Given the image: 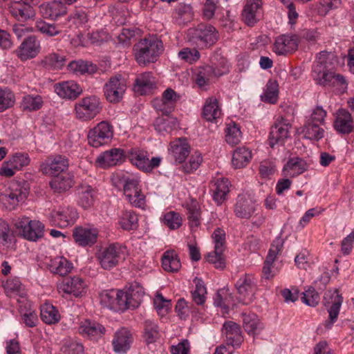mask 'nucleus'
<instances>
[{
    "instance_id": "1",
    "label": "nucleus",
    "mask_w": 354,
    "mask_h": 354,
    "mask_svg": "<svg viewBox=\"0 0 354 354\" xmlns=\"http://www.w3.org/2000/svg\"><path fill=\"white\" fill-rule=\"evenodd\" d=\"M163 50L162 41L154 35L141 39L133 47L135 59L140 66L154 63Z\"/></svg>"
},
{
    "instance_id": "2",
    "label": "nucleus",
    "mask_w": 354,
    "mask_h": 354,
    "mask_svg": "<svg viewBox=\"0 0 354 354\" xmlns=\"http://www.w3.org/2000/svg\"><path fill=\"white\" fill-rule=\"evenodd\" d=\"M311 75L317 84L324 87H337L346 89L348 86L344 75L336 73L335 70L324 69L322 66H313Z\"/></svg>"
},
{
    "instance_id": "3",
    "label": "nucleus",
    "mask_w": 354,
    "mask_h": 354,
    "mask_svg": "<svg viewBox=\"0 0 354 354\" xmlns=\"http://www.w3.org/2000/svg\"><path fill=\"white\" fill-rule=\"evenodd\" d=\"M190 41L201 46L202 48H209L218 40V32L214 26L207 24H200L188 30Z\"/></svg>"
},
{
    "instance_id": "4",
    "label": "nucleus",
    "mask_w": 354,
    "mask_h": 354,
    "mask_svg": "<svg viewBox=\"0 0 354 354\" xmlns=\"http://www.w3.org/2000/svg\"><path fill=\"white\" fill-rule=\"evenodd\" d=\"M102 109V102L97 96H86L75 104V117L83 122L90 121L94 119L101 112Z\"/></svg>"
},
{
    "instance_id": "5",
    "label": "nucleus",
    "mask_w": 354,
    "mask_h": 354,
    "mask_svg": "<svg viewBox=\"0 0 354 354\" xmlns=\"http://www.w3.org/2000/svg\"><path fill=\"white\" fill-rule=\"evenodd\" d=\"M126 252L125 246L118 243H113L102 248L97 253L96 258L103 269L110 270L124 258Z\"/></svg>"
},
{
    "instance_id": "6",
    "label": "nucleus",
    "mask_w": 354,
    "mask_h": 354,
    "mask_svg": "<svg viewBox=\"0 0 354 354\" xmlns=\"http://www.w3.org/2000/svg\"><path fill=\"white\" fill-rule=\"evenodd\" d=\"M28 195L26 187L17 181L11 182L4 191H0V203L8 210L14 209Z\"/></svg>"
},
{
    "instance_id": "7",
    "label": "nucleus",
    "mask_w": 354,
    "mask_h": 354,
    "mask_svg": "<svg viewBox=\"0 0 354 354\" xmlns=\"http://www.w3.org/2000/svg\"><path fill=\"white\" fill-rule=\"evenodd\" d=\"M113 138V127L108 121H101L87 134L88 143L90 146L98 148L110 144Z\"/></svg>"
},
{
    "instance_id": "8",
    "label": "nucleus",
    "mask_w": 354,
    "mask_h": 354,
    "mask_svg": "<svg viewBox=\"0 0 354 354\" xmlns=\"http://www.w3.org/2000/svg\"><path fill=\"white\" fill-rule=\"evenodd\" d=\"M127 88V80L122 75L111 76L103 86L104 97L109 103H118L122 101Z\"/></svg>"
},
{
    "instance_id": "9",
    "label": "nucleus",
    "mask_w": 354,
    "mask_h": 354,
    "mask_svg": "<svg viewBox=\"0 0 354 354\" xmlns=\"http://www.w3.org/2000/svg\"><path fill=\"white\" fill-rule=\"evenodd\" d=\"M57 288L63 297L71 295L75 297H81L86 292L87 284L82 277L73 276L62 279L57 284Z\"/></svg>"
},
{
    "instance_id": "10",
    "label": "nucleus",
    "mask_w": 354,
    "mask_h": 354,
    "mask_svg": "<svg viewBox=\"0 0 354 354\" xmlns=\"http://www.w3.org/2000/svg\"><path fill=\"white\" fill-rule=\"evenodd\" d=\"M15 225L23 237L28 241H36L44 236V226L39 221H30L28 217H24Z\"/></svg>"
},
{
    "instance_id": "11",
    "label": "nucleus",
    "mask_w": 354,
    "mask_h": 354,
    "mask_svg": "<svg viewBox=\"0 0 354 354\" xmlns=\"http://www.w3.org/2000/svg\"><path fill=\"white\" fill-rule=\"evenodd\" d=\"M236 299L244 305L250 304L254 299L256 285L252 276L245 274L240 277L236 283Z\"/></svg>"
},
{
    "instance_id": "12",
    "label": "nucleus",
    "mask_w": 354,
    "mask_h": 354,
    "mask_svg": "<svg viewBox=\"0 0 354 354\" xmlns=\"http://www.w3.org/2000/svg\"><path fill=\"white\" fill-rule=\"evenodd\" d=\"M69 167L68 159L62 155L48 156L40 165V171L43 174L55 176L61 173H66Z\"/></svg>"
},
{
    "instance_id": "13",
    "label": "nucleus",
    "mask_w": 354,
    "mask_h": 354,
    "mask_svg": "<svg viewBox=\"0 0 354 354\" xmlns=\"http://www.w3.org/2000/svg\"><path fill=\"white\" fill-rule=\"evenodd\" d=\"M291 126L286 119L279 117L270 128L268 138L269 145L273 148L276 145H283L289 136Z\"/></svg>"
},
{
    "instance_id": "14",
    "label": "nucleus",
    "mask_w": 354,
    "mask_h": 354,
    "mask_svg": "<svg viewBox=\"0 0 354 354\" xmlns=\"http://www.w3.org/2000/svg\"><path fill=\"white\" fill-rule=\"evenodd\" d=\"M342 302L343 297L337 290H328L325 292L324 306L330 305L328 309L329 322L326 324V327L331 326L337 321Z\"/></svg>"
},
{
    "instance_id": "15",
    "label": "nucleus",
    "mask_w": 354,
    "mask_h": 354,
    "mask_svg": "<svg viewBox=\"0 0 354 354\" xmlns=\"http://www.w3.org/2000/svg\"><path fill=\"white\" fill-rule=\"evenodd\" d=\"M99 231L90 226H77L73 230V238L75 243L81 247H91L97 240Z\"/></svg>"
},
{
    "instance_id": "16",
    "label": "nucleus",
    "mask_w": 354,
    "mask_h": 354,
    "mask_svg": "<svg viewBox=\"0 0 354 354\" xmlns=\"http://www.w3.org/2000/svg\"><path fill=\"white\" fill-rule=\"evenodd\" d=\"M78 217L76 209L71 207H62L50 212V218L53 225L66 227L73 225Z\"/></svg>"
},
{
    "instance_id": "17",
    "label": "nucleus",
    "mask_w": 354,
    "mask_h": 354,
    "mask_svg": "<svg viewBox=\"0 0 354 354\" xmlns=\"http://www.w3.org/2000/svg\"><path fill=\"white\" fill-rule=\"evenodd\" d=\"M299 38L296 35H281L275 39L272 51L278 55L294 53L298 48Z\"/></svg>"
},
{
    "instance_id": "18",
    "label": "nucleus",
    "mask_w": 354,
    "mask_h": 354,
    "mask_svg": "<svg viewBox=\"0 0 354 354\" xmlns=\"http://www.w3.org/2000/svg\"><path fill=\"white\" fill-rule=\"evenodd\" d=\"M40 50V41L35 36L30 35L24 39L16 50V55L21 61H26L35 58Z\"/></svg>"
},
{
    "instance_id": "19",
    "label": "nucleus",
    "mask_w": 354,
    "mask_h": 354,
    "mask_svg": "<svg viewBox=\"0 0 354 354\" xmlns=\"http://www.w3.org/2000/svg\"><path fill=\"white\" fill-rule=\"evenodd\" d=\"M179 98L180 95L169 88L162 93L161 98H156L152 101V105L157 111L171 113Z\"/></svg>"
},
{
    "instance_id": "20",
    "label": "nucleus",
    "mask_w": 354,
    "mask_h": 354,
    "mask_svg": "<svg viewBox=\"0 0 354 354\" xmlns=\"http://www.w3.org/2000/svg\"><path fill=\"white\" fill-rule=\"evenodd\" d=\"M46 268L53 274L64 277L71 272L73 264L64 256L46 257L44 262Z\"/></svg>"
},
{
    "instance_id": "21",
    "label": "nucleus",
    "mask_w": 354,
    "mask_h": 354,
    "mask_svg": "<svg viewBox=\"0 0 354 354\" xmlns=\"http://www.w3.org/2000/svg\"><path fill=\"white\" fill-rule=\"evenodd\" d=\"M124 150L120 148H112L101 153L95 160L97 166L102 168L115 166L124 159Z\"/></svg>"
},
{
    "instance_id": "22",
    "label": "nucleus",
    "mask_w": 354,
    "mask_h": 354,
    "mask_svg": "<svg viewBox=\"0 0 354 354\" xmlns=\"http://www.w3.org/2000/svg\"><path fill=\"white\" fill-rule=\"evenodd\" d=\"M133 337L131 331L122 327L117 330L113 337L112 345L113 351L117 353H125L133 343Z\"/></svg>"
},
{
    "instance_id": "23",
    "label": "nucleus",
    "mask_w": 354,
    "mask_h": 354,
    "mask_svg": "<svg viewBox=\"0 0 354 354\" xmlns=\"http://www.w3.org/2000/svg\"><path fill=\"white\" fill-rule=\"evenodd\" d=\"M262 15L261 0H247L241 13L243 21L249 26H253Z\"/></svg>"
},
{
    "instance_id": "24",
    "label": "nucleus",
    "mask_w": 354,
    "mask_h": 354,
    "mask_svg": "<svg viewBox=\"0 0 354 354\" xmlns=\"http://www.w3.org/2000/svg\"><path fill=\"white\" fill-rule=\"evenodd\" d=\"M105 328L95 321L84 319L80 322L78 327V333L83 337L91 340H97L105 333Z\"/></svg>"
},
{
    "instance_id": "25",
    "label": "nucleus",
    "mask_w": 354,
    "mask_h": 354,
    "mask_svg": "<svg viewBox=\"0 0 354 354\" xmlns=\"http://www.w3.org/2000/svg\"><path fill=\"white\" fill-rule=\"evenodd\" d=\"M333 127L337 132L342 134H348L353 131V120L348 111L339 109L335 112Z\"/></svg>"
},
{
    "instance_id": "26",
    "label": "nucleus",
    "mask_w": 354,
    "mask_h": 354,
    "mask_svg": "<svg viewBox=\"0 0 354 354\" xmlns=\"http://www.w3.org/2000/svg\"><path fill=\"white\" fill-rule=\"evenodd\" d=\"M9 11L12 16L19 21H26L35 17L33 8L23 0L11 1L9 5Z\"/></svg>"
},
{
    "instance_id": "27",
    "label": "nucleus",
    "mask_w": 354,
    "mask_h": 354,
    "mask_svg": "<svg viewBox=\"0 0 354 354\" xmlns=\"http://www.w3.org/2000/svg\"><path fill=\"white\" fill-rule=\"evenodd\" d=\"M54 89L60 97L68 100H75L82 93L81 86L73 80L57 83Z\"/></svg>"
},
{
    "instance_id": "28",
    "label": "nucleus",
    "mask_w": 354,
    "mask_h": 354,
    "mask_svg": "<svg viewBox=\"0 0 354 354\" xmlns=\"http://www.w3.org/2000/svg\"><path fill=\"white\" fill-rule=\"evenodd\" d=\"M210 191L212 198L218 205H221L226 199L230 192V182L227 178H214L210 183Z\"/></svg>"
},
{
    "instance_id": "29",
    "label": "nucleus",
    "mask_w": 354,
    "mask_h": 354,
    "mask_svg": "<svg viewBox=\"0 0 354 354\" xmlns=\"http://www.w3.org/2000/svg\"><path fill=\"white\" fill-rule=\"evenodd\" d=\"M39 12L46 19L56 20L67 12L66 6L60 0H53L39 6Z\"/></svg>"
},
{
    "instance_id": "30",
    "label": "nucleus",
    "mask_w": 354,
    "mask_h": 354,
    "mask_svg": "<svg viewBox=\"0 0 354 354\" xmlns=\"http://www.w3.org/2000/svg\"><path fill=\"white\" fill-rule=\"evenodd\" d=\"M255 211L254 201L248 196L239 195L234 207V214L240 218H250Z\"/></svg>"
},
{
    "instance_id": "31",
    "label": "nucleus",
    "mask_w": 354,
    "mask_h": 354,
    "mask_svg": "<svg viewBox=\"0 0 354 354\" xmlns=\"http://www.w3.org/2000/svg\"><path fill=\"white\" fill-rule=\"evenodd\" d=\"M77 195V203L82 208L86 209L91 208L96 198V192L94 188L87 184H81L76 188Z\"/></svg>"
},
{
    "instance_id": "32",
    "label": "nucleus",
    "mask_w": 354,
    "mask_h": 354,
    "mask_svg": "<svg viewBox=\"0 0 354 354\" xmlns=\"http://www.w3.org/2000/svg\"><path fill=\"white\" fill-rule=\"evenodd\" d=\"M134 91L140 95L150 93L156 88V80L151 72H145L137 75L133 84Z\"/></svg>"
},
{
    "instance_id": "33",
    "label": "nucleus",
    "mask_w": 354,
    "mask_h": 354,
    "mask_svg": "<svg viewBox=\"0 0 354 354\" xmlns=\"http://www.w3.org/2000/svg\"><path fill=\"white\" fill-rule=\"evenodd\" d=\"M170 153L178 163L183 162L190 153V146L185 138H179L170 143Z\"/></svg>"
},
{
    "instance_id": "34",
    "label": "nucleus",
    "mask_w": 354,
    "mask_h": 354,
    "mask_svg": "<svg viewBox=\"0 0 354 354\" xmlns=\"http://www.w3.org/2000/svg\"><path fill=\"white\" fill-rule=\"evenodd\" d=\"M74 176L71 173L53 176L50 181V187L56 193H64L74 185Z\"/></svg>"
},
{
    "instance_id": "35",
    "label": "nucleus",
    "mask_w": 354,
    "mask_h": 354,
    "mask_svg": "<svg viewBox=\"0 0 354 354\" xmlns=\"http://www.w3.org/2000/svg\"><path fill=\"white\" fill-rule=\"evenodd\" d=\"M221 115L222 111L216 97L211 96L207 98L202 109L203 118L208 122H214Z\"/></svg>"
},
{
    "instance_id": "36",
    "label": "nucleus",
    "mask_w": 354,
    "mask_h": 354,
    "mask_svg": "<svg viewBox=\"0 0 354 354\" xmlns=\"http://www.w3.org/2000/svg\"><path fill=\"white\" fill-rule=\"evenodd\" d=\"M223 329L228 345L234 347L239 346L241 344L243 336L237 324L231 321L226 322L223 324Z\"/></svg>"
},
{
    "instance_id": "37",
    "label": "nucleus",
    "mask_w": 354,
    "mask_h": 354,
    "mask_svg": "<svg viewBox=\"0 0 354 354\" xmlns=\"http://www.w3.org/2000/svg\"><path fill=\"white\" fill-rule=\"evenodd\" d=\"M155 129L160 133H170L178 127V120L170 113H162L153 122Z\"/></svg>"
},
{
    "instance_id": "38",
    "label": "nucleus",
    "mask_w": 354,
    "mask_h": 354,
    "mask_svg": "<svg viewBox=\"0 0 354 354\" xmlns=\"http://www.w3.org/2000/svg\"><path fill=\"white\" fill-rule=\"evenodd\" d=\"M306 162L298 157L292 158L288 160L283 168V175L286 177H295L306 170Z\"/></svg>"
},
{
    "instance_id": "39",
    "label": "nucleus",
    "mask_w": 354,
    "mask_h": 354,
    "mask_svg": "<svg viewBox=\"0 0 354 354\" xmlns=\"http://www.w3.org/2000/svg\"><path fill=\"white\" fill-rule=\"evenodd\" d=\"M162 267L168 272H177L181 268V263L177 253L172 250L165 251L161 258Z\"/></svg>"
},
{
    "instance_id": "40",
    "label": "nucleus",
    "mask_w": 354,
    "mask_h": 354,
    "mask_svg": "<svg viewBox=\"0 0 354 354\" xmlns=\"http://www.w3.org/2000/svg\"><path fill=\"white\" fill-rule=\"evenodd\" d=\"M194 17V11L190 4L179 3L172 12L173 19L179 24L190 21Z\"/></svg>"
},
{
    "instance_id": "41",
    "label": "nucleus",
    "mask_w": 354,
    "mask_h": 354,
    "mask_svg": "<svg viewBox=\"0 0 354 354\" xmlns=\"http://www.w3.org/2000/svg\"><path fill=\"white\" fill-rule=\"evenodd\" d=\"M40 317L41 319L48 325L57 324L61 319L59 310L50 303H44L41 306Z\"/></svg>"
},
{
    "instance_id": "42",
    "label": "nucleus",
    "mask_w": 354,
    "mask_h": 354,
    "mask_svg": "<svg viewBox=\"0 0 354 354\" xmlns=\"http://www.w3.org/2000/svg\"><path fill=\"white\" fill-rule=\"evenodd\" d=\"M241 316L243 327L248 334L255 335L263 329V324L257 315L254 313H242Z\"/></svg>"
},
{
    "instance_id": "43",
    "label": "nucleus",
    "mask_w": 354,
    "mask_h": 354,
    "mask_svg": "<svg viewBox=\"0 0 354 354\" xmlns=\"http://www.w3.org/2000/svg\"><path fill=\"white\" fill-rule=\"evenodd\" d=\"M127 156L130 162L139 169L146 171V169L149 168V156L147 151L138 149H131L129 151Z\"/></svg>"
},
{
    "instance_id": "44",
    "label": "nucleus",
    "mask_w": 354,
    "mask_h": 354,
    "mask_svg": "<svg viewBox=\"0 0 354 354\" xmlns=\"http://www.w3.org/2000/svg\"><path fill=\"white\" fill-rule=\"evenodd\" d=\"M252 158L251 151L246 147H239L234 151L232 163L234 168L245 167Z\"/></svg>"
},
{
    "instance_id": "45",
    "label": "nucleus",
    "mask_w": 354,
    "mask_h": 354,
    "mask_svg": "<svg viewBox=\"0 0 354 354\" xmlns=\"http://www.w3.org/2000/svg\"><path fill=\"white\" fill-rule=\"evenodd\" d=\"M195 288L191 291L193 302L198 306H203L206 301L207 288L204 281L198 277L193 280Z\"/></svg>"
},
{
    "instance_id": "46",
    "label": "nucleus",
    "mask_w": 354,
    "mask_h": 354,
    "mask_svg": "<svg viewBox=\"0 0 354 354\" xmlns=\"http://www.w3.org/2000/svg\"><path fill=\"white\" fill-rule=\"evenodd\" d=\"M212 65H208L212 69V75L215 77L221 76L229 71L230 64L227 59L221 55L216 54L211 58Z\"/></svg>"
},
{
    "instance_id": "47",
    "label": "nucleus",
    "mask_w": 354,
    "mask_h": 354,
    "mask_svg": "<svg viewBox=\"0 0 354 354\" xmlns=\"http://www.w3.org/2000/svg\"><path fill=\"white\" fill-rule=\"evenodd\" d=\"M44 104L43 98L39 95H26L23 97L20 107L24 111H35L40 109Z\"/></svg>"
},
{
    "instance_id": "48",
    "label": "nucleus",
    "mask_w": 354,
    "mask_h": 354,
    "mask_svg": "<svg viewBox=\"0 0 354 354\" xmlns=\"http://www.w3.org/2000/svg\"><path fill=\"white\" fill-rule=\"evenodd\" d=\"M336 62L337 57L333 53L323 50L317 55L316 59L313 66H322L324 69L334 70Z\"/></svg>"
},
{
    "instance_id": "49",
    "label": "nucleus",
    "mask_w": 354,
    "mask_h": 354,
    "mask_svg": "<svg viewBox=\"0 0 354 354\" xmlns=\"http://www.w3.org/2000/svg\"><path fill=\"white\" fill-rule=\"evenodd\" d=\"M3 288L7 295L10 297L19 296L24 298L25 295L24 286L17 277L8 279L3 285Z\"/></svg>"
},
{
    "instance_id": "50",
    "label": "nucleus",
    "mask_w": 354,
    "mask_h": 354,
    "mask_svg": "<svg viewBox=\"0 0 354 354\" xmlns=\"http://www.w3.org/2000/svg\"><path fill=\"white\" fill-rule=\"evenodd\" d=\"M115 310H124L131 307L138 306V304L133 303L131 294L129 292L117 290L115 293Z\"/></svg>"
},
{
    "instance_id": "51",
    "label": "nucleus",
    "mask_w": 354,
    "mask_h": 354,
    "mask_svg": "<svg viewBox=\"0 0 354 354\" xmlns=\"http://www.w3.org/2000/svg\"><path fill=\"white\" fill-rule=\"evenodd\" d=\"M188 220L191 228H197L201 225V207L196 200H192L187 205Z\"/></svg>"
},
{
    "instance_id": "52",
    "label": "nucleus",
    "mask_w": 354,
    "mask_h": 354,
    "mask_svg": "<svg viewBox=\"0 0 354 354\" xmlns=\"http://www.w3.org/2000/svg\"><path fill=\"white\" fill-rule=\"evenodd\" d=\"M279 85L276 80H270L266 85L263 93L261 95L263 102L275 104L278 100Z\"/></svg>"
},
{
    "instance_id": "53",
    "label": "nucleus",
    "mask_w": 354,
    "mask_h": 354,
    "mask_svg": "<svg viewBox=\"0 0 354 354\" xmlns=\"http://www.w3.org/2000/svg\"><path fill=\"white\" fill-rule=\"evenodd\" d=\"M302 132L304 138L310 140L318 141L324 136V129L320 125L309 121L304 126Z\"/></svg>"
},
{
    "instance_id": "54",
    "label": "nucleus",
    "mask_w": 354,
    "mask_h": 354,
    "mask_svg": "<svg viewBox=\"0 0 354 354\" xmlns=\"http://www.w3.org/2000/svg\"><path fill=\"white\" fill-rule=\"evenodd\" d=\"M68 70L75 75L93 73L96 71L95 66L82 60L72 61L68 64Z\"/></svg>"
},
{
    "instance_id": "55",
    "label": "nucleus",
    "mask_w": 354,
    "mask_h": 354,
    "mask_svg": "<svg viewBox=\"0 0 354 354\" xmlns=\"http://www.w3.org/2000/svg\"><path fill=\"white\" fill-rule=\"evenodd\" d=\"M225 133V141L227 144L234 146L241 142L242 133L240 127L234 122H231L226 124Z\"/></svg>"
},
{
    "instance_id": "56",
    "label": "nucleus",
    "mask_w": 354,
    "mask_h": 354,
    "mask_svg": "<svg viewBox=\"0 0 354 354\" xmlns=\"http://www.w3.org/2000/svg\"><path fill=\"white\" fill-rule=\"evenodd\" d=\"M15 103V95L9 88L0 86V113L12 108Z\"/></svg>"
},
{
    "instance_id": "57",
    "label": "nucleus",
    "mask_w": 354,
    "mask_h": 354,
    "mask_svg": "<svg viewBox=\"0 0 354 354\" xmlns=\"http://www.w3.org/2000/svg\"><path fill=\"white\" fill-rule=\"evenodd\" d=\"M65 57L56 53H50L41 59V64L50 69H61L65 64Z\"/></svg>"
},
{
    "instance_id": "58",
    "label": "nucleus",
    "mask_w": 354,
    "mask_h": 354,
    "mask_svg": "<svg viewBox=\"0 0 354 354\" xmlns=\"http://www.w3.org/2000/svg\"><path fill=\"white\" fill-rule=\"evenodd\" d=\"M138 218L133 211H124L121 214L118 223L124 230H135L138 227Z\"/></svg>"
},
{
    "instance_id": "59",
    "label": "nucleus",
    "mask_w": 354,
    "mask_h": 354,
    "mask_svg": "<svg viewBox=\"0 0 354 354\" xmlns=\"http://www.w3.org/2000/svg\"><path fill=\"white\" fill-rule=\"evenodd\" d=\"M67 21L68 28H77L88 22V15L83 9H76L68 16Z\"/></svg>"
},
{
    "instance_id": "60",
    "label": "nucleus",
    "mask_w": 354,
    "mask_h": 354,
    "mask_svg": "<svg viewBox=\"0 0 354 354\" xmlns=\"http://www.w3.org/2000/svg\"><path fill=\"white\" fill-rule=\"evenodd\" d=\"M212 69L209 66L200 67L196 75V83L200 88L207 86L211 78L215 77L212 75Z\"/></svg>"
},
{
    "instance_id": "61",
    "label": "nucleus",
    "mask_w": 354,
    "mask_h": 354,
    "mask_svg": "<svg viewBox=\"0 0 354 354\" xmlns=\"http://www.w3.org/2000/svg\"><path fill=\"white\" fill-rule=\"evenodd\" d=\"M162 222L170 230H174L182 225L183 219L179 213L170 211L164 214Z\"/></svg>"
},
{
    "instance_id": "62",
    "label": "nucleus",
    "mask_w": 354,
    "mask_h": 354,
    "mask_svg": "<svg viewBox=\"0 0 354 354\" xmlns=\"http://www.w3.org/2000/svg\"><path fill=\"white\" fill-rule=\"evenodd\" d=\"M8 161L12 168H15L17 171H19L23 167L29 165L30 158L28 153H16L12 155Z\"/></svg>"
},
{
    "instance_id": "63",
    "label": "nucleus",
    "mask_w": 354,
    "mask_h": 354,
    "mask_svg": "<svg viewBox=\"0 0 354 354\" xmlns=\"http://www.w3.org/2000/svg\"><path fill=\"white\" fill-rule=\"evenodd\" d=\"M200 57L199 51L195 48H183L178 53V57L189 64L196 62Z\"/></svg>"
},
{
    "instance_id": "64",
    "label": "nucleus",
    "mask_w": 354,
    "mask_h": 354,
    "mask_svg": "<svg viewBox=\"0 0 354 354\" xmlns=\"http://www.w3.org/2000/svg\"><path fill=\"white\" fill-rule=\"evenodd\" d=\"M35 27L41 34L48 37H54L61 32L57 24H48L43 21H37Z\"/></svg>"
}]
</instances>
